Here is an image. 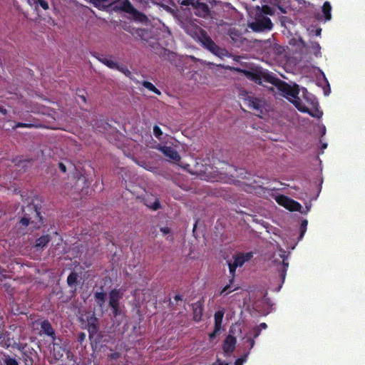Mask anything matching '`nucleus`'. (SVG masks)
<instances>
[{"label":"nucleus","mask_w":365,"mask_h":365,"mask_svg":"<svg viewBox=\"0 0 365 365\" xmlns=\"http://www.w3.org/2000/svg\"><path fill=\"white\" fill-rule=\"evenodd\" d=\"M122 297V294L118 290H112L109 296V305L113 309L114 315L117 316L120 314V308L119 300Z\"/></svg>","instance_id":"nucleus-7"},{"label":"nucleus","mask_w":365,"mask_h":365,"mask_svg":"<svg viewBox=\"0 0 365 365\" xmlns=\"http://www.w3.org/2000/svg\"><path fill=\"white\" fill-rule=\"evenodd\" d=\"M143 86L146 88L147 89L155 93L158 95L160 94V91L155 88V86L150 82L148 81H144L143 83Z\"/></svg>","instance_id":"nucleus-22"},{"label":"nucleus","mask_w":365,"mask_h":365,"mask_svg":"<svg viewBox=\"0 0 365 365\" xmlns=\"http://www.w3.org/2000/svg\"><path fill=\"white\" fill-rule=\"evenodd\" d=\"M130 6V4L126 1L125 4V6H124V9H127V7H129Z\"/></svg>","instance_id":"nucleus-41"},{"label":"nucleus","mask_w":365,"mask_h":365,"mask_svg":"<svg viewBox=\"0 0 365 365\" xmlns=\"http://www.w3.org/2000/svg\"><path fill=\"white\" fill-rule=\"evenodd\" d=\"M117 70H118L120 72L123 73L125 76L128 77H130L131 76L130 71L125 66L118 64Z\"/></svg>","instance_id":"nucleus-24"},{"label":"nucleus","mask_w":365,"mask_h":365,"mask_svg":"<svg viewBox=\"0 0 365 365\" xmlns=\"http://www.w3.org/2000/svg\"><path fill=\"white\" fill-rule=\"evenodd\" d=\"M31 124L19 123L16 127H31Z\"/></svg>","instance_id":"nucleus-35"},{"label":"nucleus","mask_w":365,"mask_h":365,"mask_svg":"<svg viewBox=\"0 0 365 365\" xmlns=\"http://www.w3.org/2000/svg\"><path fill=\"white\" fill-rule=\"evenodd\" d=\"M259 327L261 329H265L267 327V324L265 323H261L260 325H259Z\"/></svg>","instance_id":"nucleus-38"},{"label":"nucleus","mask_w":365,"mask_h":365,"mask_svg":"<svg viewBox=\"0 0 365 365\" xmlns=\"http://www.w3.org/2000/svg\"><path fill=\"white\" fill-rule=\"evenodd\" d=\"M153 134L157 138L160 139L163 133L160 127L155 125L153 127Z\"/></svg>","instance_id":"nucleus-27"},{"label":"nucleus","mask_w":365,"mask_h":365,"mask_svg":"<svg viewBox=\"0 0 365 365\" xmlns=\"http://www.w3.org/2000/svg\"><path fill=\"white\" fill-rule=\"evenodd\" d=\"M187 167H189V165H187V167H185V169L188 170Z\"/></svg>","instance_id":"nucleus-46"},{"label":"nucleus","mask_w":365,"mask_h":365,"mask_svg":"<svg viewBox=\"0 0 365 365\" xmlns=\"http://www.w3.org/2000/svg\"><path fill=\"white\" fill-rule=\"evenodd\" d=\"M202 314V306L201 303L197 302L193 305V319L196 322H199Z\"/></svg>","instance_id":"nucleus-16"},{"label":"nucleus","mask_w":365,"mask_h":365,"mask_svg":"<svg viewBox=\"0 0 365 365\" xmlns=\"http://www.w3.org/2000/svg\"><path fill=\"white\" fill-rule=\"evenodd\" d=\"M77 280V274L75 273H71L69 274L67 279V282L69 285L72 286L76 282Z\"/></svg>","instance_id":"nucleus-25"},{"label":"nucleus","mask_w":365,"mask_h":365,"mask_svg":"<svg viewBox=\"0 0 365 365\" xmlns=\"http://www.w3.org/2000/svg\"><path fill=\"white\" fill-rule=\"evenodd\" d=\"M160 232H162L163 235H168L170 233V230L168 227H160Z\"/></svg>","instance_id":"nucleus-30"},{"label":"nucleus","mask_w":365,"mask_h":365,"mask_svg":"<svg viewBox=\"0 0 365 365\" xmlns=\"http://www.w3.org/2000/svg\"><path fill=\"white\" fill-rule=\"evenodd\" d=\"M274 198L279 205L290 211H299L302 208L299 202L283 195H276Z\"/></svg>","instance_id":"nucleus-6"},{"label":"nucleus","mask_w":365,"mask_h":365,"mask_svg":"<svg viewBox=\"0 0 365 365\" xmlns=\"http://www.w3.org/2000/svg\"><path fill=\"white\" fill-rule=\"evenodd\" d=\"M249 352H245L243 356L236 360L235 365H243L244 362L247 361Z\"/></svg>","instance_id":"nucleus-26"},{"label":"nucleus","mask_w":365,"mask_h":365,"mask_svg":"<svg viewBox=\"0 0 365 365\" xmlns=\"http://www.w3.org/2000/svg\"><path fill=\"white\" fill-rule=\"evenodd\" d=\"M6 365H19L17 361L12 358H8L5 360Z\"/></svg>","instance_id":"nucleus-29"},{"label":"nucleus","mask_w":365,"mask_h":365,"mask_svg":"<svg viewBox=\"0 0 365 365\" xmlns=\"http://www.w3.org/2000/svg\"><path fill=\"white\" fill-rule=\"evenodd\" d=\"M187 33L194 38L200 41L205 48L215 55L219 57L228 56V52L218 47L202 29L196 27L193 31L188 29Z\"/></svg>","instance_id":"nucleus-3"},{"label":"nucleus","mask_w":365,"mask_h":365,"mask_svg":"<svg viewBox=\"0 0 365 365\" xmlns=\"http://www.w3.org/2000/svg\"><path fill=\"white\" fill-rule=\"evenodd\" d=\"M21 223L23 225L26 226V225H29V220L27 217H23V218L21 220Z\"/></svg>","instance_id":"nucleus-33"},{"label":"nucleus","mask_w":365,"mask_h":365,"mask_svg":"<svg viewBox=\"0 0 365 365\" xmlns=\"http://www.w3.org/2000/svg\"><path fill=\"white\" fill-rule=\"evenodd\" d=\"M64 352L65 350L63 349L58 344H53L51 354L56 361H58L63 358Z\"/></svg>","instance_id":"nucleus-15"},{"label":"nucleus","mask_w":365,"mask_h":365,"mask_svg":"<svg viewBox=\"0 0 365 365\" xmlns=\"http://www.w3.org/2000/svg\"><path fill=\"white\" fill-rule=\"evenodd\" d=\"M251 108L255 110V113L260 116L264 117L269 115L270 112H272L271 107L269 105H261L258 101H253L250 105H248Z\"/></svg>","instance_id":"nucleus-8"},{"label":"nucleus","mask_w":365,"mask_h":365,"mask_svg":"<svg viewBox=\"0 0 365 365\" xmlns=\"http://www.w3.org/2000/svg\"><path fill=\"white\" fill-rule=\"evenodd\" d=\"M37 4L41 6L44 10L48 9V4L45 0H37Z\"/></svg>","instance_id":"nucleus-28"},{"label":"nucleus","mask_w":365,"mask_h":365,"mask_svg":"<svg viewBox=\"0 0 365 365\" xmlns=\"http://www.w3.org/2000/svg\"><path fill=\"white\" fill-rule=\"evenodd\" d=\"M49 240L50 239L48 235H43L36 240L35 247L37 248H42L48 244Z\"/></svg>","instance_id":"nucleus-21"},{"label":"nucleus","mask_w":365,"mask_h":365,"mask_svg":"<svg viewBox=\"0 0 365 365\" xmlns=\"http://www.w3.org/2000/svg\"><path fill=\"white\" fill-rule=\"evenodd\" d=\"M96 318L93 316L91 317L89 319H88V331L91 335L95 334L97 331V327L96 325Z\"/></svg>","instance_id":"nucleus-20"},{"label":"nucleus","mask_w":365,"mask_h":365,"mask_svg":"<svg viewBox=\"0 0 365 365\" xmlns=\"http://www.w3.org/2000/svg\"><path fill=\"white\" fill-rule=\"evenodd\" d=\"M234 289H230V285H227L225 286L223 289L222 290L221 292V294H227L231 292H232Z\"/></svg>","instance_id":"nucleus-31"},{"label":"nucleus","mask_w":365,"mask_h":365,"mask_svg":"<svg viewBox=\"0 0 365 365\" xmlns=\"http://www.w3.org/2000/svg\"><path fill=\"white\" fill-rule=\"evenodd\" d=\"M253 257L252 252L237 253L233 256V261L228 263L230 272L232 277L235 275L237 267H242L246 262L250 261Z\"/></svg>","instance_id":"nucleus-5"},{"label":"nucleus","mask_w":365,"mask_h":365,"mask_svg":"<svg viewBox=\"0 0 365 365\" xmlns=\"http://www.w3.org/2000/svg\"><path fill=\"white\" fill-rule=\"evenodd\" d=\"M235 344H236V339L234 336L229 335L226 338V339L224 342V345H223L224 351L227 354L232 353L235 349Z\"/></svg>","instance_id":"nucleus-12"},{"label":"nucleus","mask_w":365,"mask_h":365,"mask_svg":"<svg viewBox=\"0 0 365 365\" xmlns=\"http://www.w3.org/2000/svg\"><path fill=\"white\" fill-rule=\"evenodd\" d=\"M323 134H325V128H324Z\"/></svg>","instance_id":"nucleus-44"},{"label":"nucleus","mask_w":365,"mask_h":365,"mask_svg":"<svg viewBox=\"0 0 365 365\" xmlns=\"http://www.w3.org/2000/svg\"><path fill=\"white\" fill-rule=\"evenodd\" d=\"M182 4L184 5H192L195 8V13L196 15L200 16H206L209 13L208 7L204 4H197L195 5L193 0H183Z\"/></svg>","instance_id":"nucleus-9"},{"label":"nucleus","mask_w":365,"mask_h":365,"mask_svg":"<svg viewBox=\"0 0 365 365\" xmlns=\"http://www.w3.org/2000/svg\"><path fill=\"white\" fill-rule=\"evenodd\" d=\"M307 220L302 221V233L301 237H302V235H304V232H305V230L307 229Z\"/></svg>","instance_id":"nucleus-32"},{"label":"nucleus","mask_w":365,"mask_h":365,"mask_svg":"<svg viewBox=\"0 0 365 365\" xmlns=\"http://www.w3.org/2000/svg\"><path fill=\"white\" fill-rule=\"evenodd\" d=\"M327 144H323L322 147L324 149H325L327 148Z\"/></svg>","instance_id":"nucleus-43"},{"label":"nucleus","mask_w":365,"mask_h":365,"mask_svg":"<svg viewBox=\"0 0 365 365\" xmlns=\"http://www.w3.org/2000/svg\"><path fill=\"white\" fill-rule=\"evenodd\" d=\"M187 167H189V165H187V167H185V169L188 170Z\"/></svg>","instance_id":"nucleus-45"},{"label":"nucleus","mask_w":365,"mask_h":365,"mask_svg":"<svg viewBox=\"0 0 365 365\" xmlns=\"http://www.w3.org/2000/svg\"><path fill=\"white\" fill-rule=\"evenodd\" d=\"M224 316V312L222 311H217L215 314V331H220L221 329V325L222 322V319Z\"/></svg>","instance_id":"nucleus-17"},{"label":"nucleus","mask_w":365,"mask_h":365,"mask_svg":"<svg viewBox=\"0 0 365 365\" xmlns=\"http://www.w3.org/2000/svg\"><path fill=\"white\" fill-rule=\"evenodd\" d=\"M98 61L112 69H117L118 63L116 62L112 57H101L98 58Z\"/></svg>","instance_id":"nucleus-14"},{"label":"nucleus","mask_w":365,"mask_h":365,"mask_svg":"<svg viewBox=\"0 0 365 365\" xmlns=\"http://www.w3.org/2000/svg\"><path fill=\"white\" fill-rule=\"evenodd\" d=\"M255 345V340L250 336H245L242 338L241 347L246 352L250 351Z\"/></svg>","instance_id":"nucleus-13"},{"label":"nucleus","mask_w":365,"mask_h":365,"mask_svg":"<svg viewBox=\"0 0 365 365\" xmlns=\"http://www.w3.org/2000/svg\"><path fill=\"white\" fill-rule=\"evenodd\" d=\"M31 111H32V112H41L40 110L34 109V108L31 109Z\"/></svg>","instance_id":"nucleus-42"},{"label":"nucleus","mask_w":365,"mask_h":365,"mask_svg":"<svg viewBox=\"0 0 365 365\" xmlns=\"http://www.w3.org/2000/svg\"><path fill=\"white\" fill-rule=\"evenodd\" d=\"M287 257V256L286 255V252L279 245H277V252L273 254L270 258L271 264L277 268L280 277L282 279V282L284 280L287 269L289 265L288 262H286Z\"/></svg>","instance_id":"nucleus-4"},{"label":"nucleus","mask_w":365,"mask_h":365,"mask_svg":"<svg viewBox=\"0 0 365 365\" xmlns=\"http://www.w3.org/2000/svg\"><path fill=\"white\" fill-rule=\"evenodd\" d=\"M217 332V331H215V329L214 331L210 334V337L211 339L214 338Z\"/></svg>","instance_id":"nucleus-39"},{"label":"nucleus","mask_w":365,"mask_h":365,"mask_svg":"<svg viewBox=\"0 0 365 365\" xmlns=\"http://www.w3.org/2000/svg\"><path fill=\"white\" fill-rule=\"evenodd\" d=\"M248 14L251 20L248 23V26L254 31H263L264 30H270L272 27V24L269 18L265 15L272 16L274 10L268 6L262 7L256 6L250 9Z\"/></svg>","instance_id":"nucleus-2"},{"label":"nucleus","mask_w":365,"mask_h":365,"mask_svg":"<svg viewBox=\"0 0 365 365\" xmlns=\"http://www.w3.org/2000/svg\"><path fill=\"white\" fill-rule=\"evenodd\" d=\"M41 329L43 331L44 334L48 336H52L54 334V331L50 324V323L47 321H43L41 323Z\"/></svg>","instance_id":"nucleus-19"},{"label":"nucleus","mask_w":365,"mask_h":365,"mask_svg":"<svg viewBox=\"0 0 365 365\" xmlns=\"http://www.w3.org/2000/svg\"><path fill=\"white\" fill-rule=\"evenodd\" d=\"M59 166H60V168L61 170L63 171V172H66V166L62 164V163H60L59 164Z\"/></svg>","instance_id":"nucleus-36"},{"label":"nucleus","mask_w":365,"mask_h":365,"mask_svg":"<svg viewBox=\"0 0 365 365\" xmlns=\"http://www.w3.org/2000/svg\"><path fill=\"white\" fill-rule=\"evenodd\" d=\"M331 6L329 1H325L322 6V12L324 15V18L326 21H329L331 19Z\"/></svg>","instance_id":"nucleus-18"},{"label":"nucleus","mask_w":365,"mask_h":365,"mask_svg":"<svg viewBox=\"0 0 365 365\" xmlns=\"http://www.w3.org/2000/svg\"><path fill=\"white\" fill-rule=\"evenodd\" d=\"M159 207H160V204H159V202H158V201L155 202L153 203V205L152 206H150V207H151L153 210H155L158 209V208H159Z\"/></svg>","instance_id":"nucleus-34"},{"label":"nucleus","mask_w":365,"mask_h":365,"mask_svg":"<svg viewBox=\"0 0 365 365\" xmlns=\"http://www.w3.org/2000/svg\"><path fill=\"white\" fill-rule=\"evenodd\" d=\"M95 297L98 305L102 307L105 302V294L103 292H96Z\"/></svg>","instance_id":"nucleus-23"},{"label":"nucleus","mask_w":365,"mask_h":365,"mask_svg":"<svg viewBox=\"0 0 365 365\" xmlns=\"http://www.w3.org/2000/svg\"><path fill=\"white\" fill-rule=\"evenodd\" d=\"M173 163H178L180 157L179 154L173 148L169 146H161L158 148Z\"/></svg>","instance_id":"nucleus-10"},{"label":"nucleus","mask_w":365,"mask_h":365,"mask_svg":"<svg viewBox=\"0 0 365 365\" xmlns=\"http://www.w3.org/2000/svg\"><path fill=\"white\" fill-rule=\"evenodd\" d=\"M254 331H255L254 337H257L259 334V331L258 330V329L255 328L254 329Z\"/></svg>","instance_id":"nucleus-37"},{"label":"nucleus","mask_w":365,"mask_h":365,"mask_svg":"<svg viewBox=\"0 0 365 365\" xmlns=\"http://www.w3.org/2000/svg\"><path fill=\"white\" fill-rule=\"evenodd\" d=\"M0 112L3 114H6V109H4L1 107H0Z\"/></svg>","instance_id":"nucleus-40"},{"label":"nucleus","mask_w":365,"mask_h":365,"mask_svg":"<svg viewBox=\"0 0 365 365\" xmlns=\"http://www.w3.org/2000/svg\"><path fill=\"white\" fill-rule=\"evenodd\" d=\"M245 75L247 78L259 83L262 84L263 81V78H266L268 81H271V78L269 76H265V73L260 72V73H252V72H246Z\"/></svg>","instance_id":"nucleus-11"},{"label":"nucleus","mask_w":365,"mask_h":365,"mask_svg":"<svg viewBox=\"0 0 365 365\" xmlns=\"http://www.w3.org/2000/svg\"><path fill=\"white\" fill-rule=\"evenodd\" d=\"M278 89L282 93V96L292 103L299 111L307 113L313 117H322V111L316 110L314 112H312L309 109L308 106L316 108L317 103L313 96L309 93L306 88H302V90L303 100L298 96L299 90V86L296 84L291 86L286 83L280 82L278 83Z\"/></svg>","instance_id":"nucleus-1"}]
</instances>
